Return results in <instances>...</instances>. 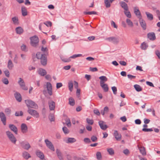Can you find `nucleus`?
<instances>
[{
	"mask_svg": "<svg viewBox=\"0 0 160 160\" xmlns=\"http://www.w3.org/2000/svg\"><path fill=\"white\" fill-rule=\"evenodd\" d=\"M43 90L42 91L43 94L46 96L48 93L50 95H52V87L50 82H47L46 85H43Z\"/></svg>",
	"mask_w": 160,
	"mask_h": 160,
	"instance_id": "1",
	"label": "nucleus"
},
{
	"mask_svg": "<svg viewBox=\"0 0 160 160\" xmlns=\"http://www.w3.org/2000/svg\"><path fill=\"white\" fill-rule=\"evenodd\" d=\"M30 44L34 48H37L38 46L39 39L38 37L36 36L32 37L30 38Z\"/></svg>",
	"mask_w": 160,
	"mask_h": 160,
	"instance_id": "2",
	"label": "nucleus"
},
{
	"mask_svg": "<svg viewBox=\"0 0 160 160\" xmlns=\"http://www.w3.org/2000/svg\"><path fill=\"white\" fill-rule=\"evenodd\" d=\"M25 102L28 108V109H30V108H32L37 109L38 108L37 104L32 100H25Z\"/></svg>",
	"mask_w": 160,
	"mask_h": 160,
	"instance_id": "3",
	"label": "nucleus"
},
{
	"mask_svg": "<svg viewBox=\"0 0 160 160\" xmlns=\"http://www.w3.org/2000/svg\"><path fill=\"white\" fill-rule=\"evenodd\" d=\"M6 133L10 141L13 143L15 144L17 139L12 133L9 131H8Z\"/></svg>",
	"mask_w": 160,
	"mask_h": 160,
	"instance_id": "4",
	"label": "nucleus"
},
{
	"mask_svg": "<svg viewBox=\"0 0 160 160\" xmlns=\"http://www.w3.org/2000/svg\"><path fill=\"white\" fill-rule=\"evenodd\" d=\"M28 113L33 117L37 118L39 117V114L38 112L36 110L31 109H28L27 111Z\"/></svg>",
	"mask_w": 160,
	"mask_h": 160,
	"instance_id": "5",
	"label": "nucleus"
},
{
	"mask_svg": "<svg viewBox=\"0 0 160 160\" xmlns=\"http://www.w3.org/2000/svg\"><path fill=\"white\" fill-rule=\"evenodd\" d=\"M20 144L21 147L25 150H28L31 147L30 144L27 142L23 141L20 142Z\"/></svg>",
	"mask_w": 160,
	"mask_h": 160,
	"instance_id": "6",
	"label": "nucleus"
},
{
	"mask_svg": "<svg viewBox=\"0 0 160 160\" xmlns=\"http://www.w3.org/2000/svg\"><path fill=\"white\" fill-rule=\"evenodd\" d=\"M44 142L47 147L53 151H55L54 146L51 141H49L48 139H46Z\"/></svg>",
	"mask_w": 160,
	"mask_h": 160,
	"instance_id": "7",
	"label": "nucleus"
},
{
	"mask_svg": "<svg viewBox=\"0 0 160 160\" xmlns=\"http://www.w3.org/2000/svg\"><path fill=\"white\" fill-rule=\"evenodd\" d=\"M18 83L22 89L24 90H28V88L26 86L24 80L21 78H19Z\"/></svg>",
	"mask_w": 160,
	"mask_h": 160,
	"instance_id": "8",
	"label": "nucleus"
},
{
	"mask_svg": "<svg viewBox=\"0 0 160 160\" xmlns=\"http://www.w3.org/2000/svg\"><path fill=\"white\" fill-rule=\"evenodd\" d=\"M106 40H108L109 42H112L115 44H118L119 42V39L118 38L111 37L106 39Z\"/></svg>",
	"mask_w": 160,
	"mask_h": 160,
	"instance_id": "9",
	"label": "nucleus"
},
{
	"mask_svg": "<svg viewBox=\"0 0 160 160\" xmlns=\"http://www.w3.org/2000/svg\"><path fill=\"white\" fill-rule=\"evenodd\" d=\"M134 12L135 14L139 19H141L142 16L138 7H135L134 8Z\"/></svg>",
	"mask_w": 160,
	"mask_h": 160,
	"instance_id": "10",
	"label": "nucleus"
},
{
	"mask_svg": "<svg viewBox=\"0 0 160 160\" xmlns=\"http://www.w3.org/2000/svg\"><path fill=\"white\" fill-rule=\"evenodd\" d=\"M41 59V62L42 65L46 66L47 63V59L45 54L42 55Z\"/></svg>",
	"mask_w": 160,
	"mask_h": 160,
	"instance_id": "11",
	"label": "nucleus"
},
{
	"mask_svg": "<svg viewBox=\"0 0 160 160\" xmlns=\"http://www.w3.org/2000/svg\"><path fill=\"white\" fill-rule=\"evenodd\" d=\"M98 124L101 128L103 130H106L108 128V126L105 124V122L102 121H99Z\"/></svg>",
	"mask_w": 160,
	"mask_h": 160,
	"instance_id": "12",
	"label": "nucleus"
},
{
	"mask_svg": "<svg viewBox=\"0 0 160 160\" xmlns=\"http://www.w3.org/2000/svg\"><path fill=\"white\" fill-rule=\"evenodd\" d=\"M113 135L117 141H120L122 138V136L121 134H119L117 130H114Z\"/></svg>",
	"mask_w": 160,
	"mask_h": 160,
	"instance_id": "13",
	"label": "nucleus"
},
{
	"mask_svg": "<svg viewBox=\"0 0 160 160\" xmlns=\"http://www.w3.org/2000/svg\"><path fill=\"white\" fill-rule=\"evenodd\" d=\"M36 154L38 157L41 159H43L44 158V156L42 152L39 150H37L36 152Z\"/></svg>",
	"mask_w": 160,
	"mask_h": 160,
	"instance_id": "14",
	"label": "nucleus"
},
{
	"mask_svg": "<svg viewBox=\"0 0 160 160\" xmlns=\"http://www.w3.org/2000/svg\"><path fill=\"white\" fill-rule=\"evenodd\" d=\"M0 117L1 120L4 125L6 124V117L3 112H0Z\"/></svg>",
	"mask_w": 160,
	"mask_h": 160,
	"instance_id": "15",
	"label": "nucleus"
},
{
	"mask_svg": "<svg viewBox=\"0 0 160 160\" xmlns=\"http://www.w3.org/2000/svg\"><path fill=\"white\" fill-rule=\"evenodd\" d=\"M139 22L140 25L144 30H145L146 29V23L143 19H139Z\"/></svg>",
	"mask_w": 160,
	"mask_h": 160,
	"instance_id": "16",
	"label": "nucleus"
},
{
	"mask_svg": "<svg viewBox=\"0 0 160 160\" xmlns=\"http://www.w3.org/2000/svg\"><path fill=\"white\" fill-rule=\"evenodd\" d=\"M147 36L148 38L151 40H154L156 39L155 35L154 32H152L148 33Z\"/></svg>",
	"mask_w": 160,
	"mask_h": 160,
	"instance_id": "17",
	"label": "nucleus"
},
{
	"mask_svg": "<svg viewBox=\"0 0 160 160\" xmlns=\"http://www.w3.org/2000/svg\"><path fill=\"white\" fill-rule=\"evenodd\" d=\"M48 105L50 110L51 111L55 109V102L52 101L48 102Z\"/></svg>",
	"mask_w": 160,
	"mask_h": 160,
	"instance_id": "18",
	"label": "nucleus"
},
{
	"mask_svg": "<svg viewBox=\"0 0 160 160\" xmlns=\"http://www.w3.org/2000/svg\"><path fill=\"white\" fill-rule=\"evenodd\" d=\"M9 128L16 134H18V129L13 124H10L9 126Z\"/></svg>",
	"mask_w": 160,
	"mask_h": 160,
	"instance_id": "19",
	"label": "nucleus"
},
{
	"mask_svg": "<svg viewBox=\"0 0 160 160\" xmlns=\"http://www.w3.org/2000/svg\"><path fill=\"white\" fill-rule=\"evenodd\" d=\"M21 129L23 133H26L28 131V127L25 123H22L21 125Z\"/></svg>",
	"mask_w": 160,
	"mask_h": 160,
	"instance_id": "20",
	"label": "nucleus"
},
{
	"mask_svg": "<svg viewBox=\"0 0 160 160\" xmlns=\"http://www.w3.org/2000/svg\"><path fill=\"white\" fill-rule=\"evenodd\" d=\"M22 156L23 158L27 160L31 157L30 154L28 152L26 151H24L22 152Z\"/></svg>",
	"mask_w": 160,
	"mask_h": 160,
	"instance_id": "21",
	"label": "nucleus"
},
{
	"mask_svg": "<svg viewBox=\"0 0 160 160\" xmlns=\"http://www.w3.org/2000/svg\"><path fill=\"white\" fill-rule=\"evenodd\" d=\"M100 86L103 89V91L104 92H107L108 91L109 88L108 84H107L102 83L100 84Z\"/></svg>",
	"mask_w": 160,
	"mask_h": 160,
	"instance_id": "22",
	"label": "nucleus"
},
{
	"mask_svg": "<svg viewBox=\"0 0 160 160\" xmlns=\"http://www.w3.org/2000/svg\"><path fill=\"white\" fill-rule=\"evenodd\" d=\"M14 96L17 101L19 102H20L21 101V96L19 93L17 92H16L14 94Z\"/></svg>",
	"mask_w": 160,
	"mask_h": 160,
	"instance_id": "23",
	"label": "nucleus"
},
{
	"mask_svg": "<svg viewBox=\"0 0 160 160\" xmlns=\"http://www.w3.org/2000/svg\"><path fill=\"white\" fill-rule=\"evenodd\" d=\"M121 7L125 11L128 10V7L127 4L124 2H120Z\"/></svg>",
	"mask_w": 160,
	"mask_h": 160,
	"instance_id": "24",
	"label": "nucleus"
},
{
	"mask_svg": "<svg viewBox=\"0 0 160 160\" xmlns=\"http://www.w3.org/2000/svg\"><path fill=\"white\" fill-rule=\"evenodd\" d=\"M99 79L100 80V84L104 83L105 82L108 80L107 78L105 76H102L99 78Z\"/></svg>",
	"mask_w": 160,
	"mask_h": 160,
	"instance_id": "25",
	"label": "nucleus"
},
{
	"mask_svg": "<svg viewBox=\"0 0 160 160\" xmlns=\"http://www.w3.org/2000/svg\"><path fill=\"white\" fill-rule=\"evenodd\" d=\"M38 74L42 76H44L47 73L46 70L42 68H39L38 70Z\"/></svg>",
	"mask_w": 160,
	"mask_h": 160,
	"instance_id": "26",
	"label": "nucleus"
},
{
	"mask_svg": "<svg viewBox=\"0 0 160 160\" xmlns=\"http://www.w3.org/2000/svg\"><path fill=\"white\" fill-rule=\"evenodd\" d=\"M56 152L59 159L60 160H63L62 153L58 149H57L56 150Z\"/></svg>",
	"mask_w": 160,
	"mask_h": 160,
	"instance_id": "27",
	"label": "nucleus"
},
{
	"mask_svg": "<svg viewBox=\"0 0 160 160\" xmlns=\"http://www.w3.org/2000/svg\"><path fill=\"white\" fill-rule=\"evenodd\" d=\"M7 67L9 70L12 69L14 67L13 63L11 59L9 60L8 61Z\"/></svg>",
	"mask_w": 160,
	"mask_h": 160,
	"instance_id": "28",
	"label": "nucleus"
},
{
	"mask_svg": "<svg viewBox=\"0 0 160 160\" xmlns=\"http://www.w3.org/2000/svg\"><path fill=\"white\" fill-rule=\"evenodd\" d=\"M16 31L17 34H21L23 32V29L21 27H18L16 28Z\"/></svg>",
	"mask_w": 160,
	"mask_h": 160,
	"instance_id": "29",
	"label": "nucleus"
},
{
	"mask_svg": "<svg viewBox=\"0 0 160 160\" xmlns=\"http://www.w3.org/2000/svg\"><path fill=\"white\" fill-rule=\"evenodd\" d=\"M22 15L25 16L27 15V12L25 7H22L21 9Z\"/></svg>",
	"mask_w": 160,
	"mask_h": 160,
	"instance_id": "30",
	"label": "nucleus"
},
{
	"mask_svg": "<svg viewBox=\"0 0 160 160\" xmlns=\"http://www.w3.org/2000/svg\"><path fill=\"white\" fill-rule=\"evenodd\" d=\"M139 149L140 152L143 155H146V152L145 151V148L144 147H139Z\"/></svg>",
	"mask_w": 160,
	"mask_h": 160,
	"instance_id": "31",
	"label": "nucleus"
},
{
	"mask_svg": "<svg viewBox=\"0 0 160 160\" xmlns=\"http://www.w3.org/2000/svg\"><path fill=\"white\" fill-rule=\"evenodd\" d=\"M76 140L75 138H68L66 142L67 143H72L75 142Z\"/></svg>",
	"mask_w": 160,
	"mask_h": 160,
	"instance_id": "32",
	"label": "nucleus"
},
{
	"mask_svg": "<svg viewBox=\"0 0 160 160\" xmlns=\"http://www.w3.org/2000/svg\"><path fill=\"white\" fill-rule=\"evenodd\" d=\"M145 13L147 15V17L148 19L150 20H152L153 19V15L148 12H146Z\"/></svg>",
	"mask_w": 160,
	"mask_h": 160,
	"instance_id": "33",
	"label": "nucleus"
},
{
	"mask_svg": "<svg viewBox=\"0 0 160 160\" xmlns=\"http://www.w3.org/2000/svg\"><path fill=\"white\" fill-rule=\"evenodd\" d=\"M107 150L109 154L110 155L112 156L114 154V151L112 148H108L107 149Z\"/></svg>",
	"mask_w": 160,
	"mask_h": 160,
	"instance_id": "34",
	"label": "nucleus"
},
{
	"mask_svg": "<svg viewBox=\"0 0 160 160\" xmlns=\"http://www.w3.org/2000/svg\"><path fill=\"white\" fill-rule=\"evenodd\" d=\"M134 87L135 88L136 91L138 92H140L142 90V89L141 86L138 84L134 85Z\"/></svg>",
	"mask_w": 160,
	"mask_h": 160,
	"instance_id": "35",
	"label": "nucleus"
},
{
	"mask_svg": "<svg viewBox=\"0 0 160 160\" xmlns=\"http://www.w3.org/2000/svg\"><path fill=\"white\" fill-rule=\"evenodd\" d=\"M69 104L72 106H73L75 105V101L73 98L70 97L69 98Z\"/></svg>",
	"mask_w": 160,
	"mask_h": 160,
	"instance_id": "36",
	"label": "nucleus"
},
{
	"mask_svg": "<svg viewBox=\"0 0 160 160\" xmlns=\"http://www.w3.org/2000/svg\"><path fill=\"white\" fill-rule=\"evenodd\" d=\"M126 22L127 23L128 25L130 26V27H132L133 26V24L132 22L129 19H127L126 20Z\"/></svg>",
	"mask_w": 160,
	"mask_h": 160,
	"instance_id": "37",
	"label": "nucleus"
},
{
	"mask_svg": "<svg viewBox=\"0 0 160 160\" xmlns=\"http://www.w3.org/2000/svg\"><path fill=\"white\" fill-rule=\"evenodd\" d=\"M12 20L14 24H18V19L17 17H15L12 18Z\"/></svg>",
	"mask_w": 160,
	"mask_h": 160,
	"instance_id": "38",
	"label": "nucleus"
},
{
	"mask_svg": "<svg viewBox=\"0 0 160 160\" xmlns=\"http://www.w3.org/2000/svg\"><path fill=\"white\" fill-rule=\"evenodd\" d=\"M148 45L144 42L142 43L141 46V48L142 49L145 50L148 48Z\"/></svg>",
	"mask_w": 160,
	"mask_h": 160,
	"instance_id": "39",
	"label": "nucleus"
},
{
	"mask_svg": "<svg viewBox=\"0 0 160 160\" xmlns=\"http://www.w3.org/2000/svg\"><path fill=\"white\" fill-rule=\"evenodd\" d=\"M73 85L72 81L68 83V88L69 90L72 92L73 89Z\"/></svg>",
	"mask_w": 160,
	"mask_h": 160,
	"instance_id": "40",
	"label": "nucleus"
},
{
	"mask_svg": "<svg viewBox=\"0 0 160 160\" xmlns=\"http://www.w3.org/2000/svg\"><path fill=\"white\" fill-rule=\"evenodd\" d=\"M97 158L98 160H101L102 158V155L101 153L99 152H98L96 153Z\"/></svg>",
	"mask_w": 160,
	"mask_h": 160,
	"instance_id": "41",
	"label": "nucleus"
},
{
	"mask_svg": "<svg viewBox=\"0 0 160 160\" xmlns=\"http://www.w3.org/2000/svg\"><path fill=\"white\" fill-rule=\"evenodd\" d=\"M49 118L51 122H53L54 121L55 118L53 114H50L49 116Z\"/></svg>",
	"mask_w": 160,
	"mask_h": 160,
	"instance_id": "42",
	"label": "nucleus"
},
{
	"mask_svg": "<svg viewBox=\"0 0 160 160\" xmlns=\"http://www.w3.org/2000/svg\"><path fill=\"white\" fill-rule=\"evenodd\" d=\"M104 2L105 5V6L107 8H108L110 7V2H109L108 0H105Z\"/></svg>",
	"mask_w": 160,
	"mask_h": 160,
	"instance_id": "43",
	"label": "nucleus"
},
{
	"mask_svg": "<svg viewBox=\"0 0 160 160\" xmlns=\"http://www.w3.org/2000/svg\"><path fill=\"white\" fill-rule=\"evenodd\" d=\"M83 13L85 14H96L97 13L95 11H91L88 12H84Z\"/></svg>",
	"mask_w": 160,
	"mask_h": 160,
	"instance_id": "44",
	"label": "nucleus"
},
{
	"mask_svg": "<svg viewBox=\"0 0 160 160\" xmlns=\"http://www.w3.org/2000/svg\"><path fill=\"white\" fill-rule=\"evenodd\" d=\"M21 48L22 51L24 52H27L28 51V50L27 49L26 46L25 45L22 44V45L21 46Z\"/></svg>",
	"mask_w": 160,
	"mask_h": 160,
	"instance_id": "45",
	"label": "nucleus"
},
{
	"mask_svg": "<svg viewBox=\"0 0 160 160\" xmlns=\"http://www.w3.org/2000/svg\"><path fill=\"white\" fill-rule=\"evenodd\" d=\"M124 13L128 18H130L131 17V15L130 12L124 11Z\"/></svg>",
	"mask_w": 160,
	"mask_h": 160,
	"instance_id": "46",
	"label": "nucleus"
},
{
	"mask_svg": "<svg viewBox=\"0 0 160 160\" xmlns=\"http://www.w3.org/2000/svg\"><path fill=\"white\" fill-rule=\"evenodd\" d=\"M82 56V55L80 54H74L72 56H71L70 58H75L77 57H81Z\"/></svg>",
	"mask_w": 160,
	"mask_h": 160,
	"instance_id": "47",
	"label": "nucleus"
},
{
	"mask_svg": "<svg viewBox=\"0 0 160 160\" xmlns=\"http://www.w3.org/2000/svg\"><path fill=\"white\" fill-rule=\"evenodd\" d=\"M62 130L64 133L65 134H68L69 132V130L66 127H64L62 128Z\"/></svg>",
	"mask_w": 160,
	"mask_h": 160,
	"instance_id": "48",
	"label": "nucleus"
},
{
	"mask_svg": "<svg viewBox=\"0 0 160 160\" xmlns=\"http://www.w3.org/2000/svg\"><path fill=\"white\" fill-rule=\"evenodd\" d=\"M86 121L87 123L90 125H92L93 123V121L92 119L87 118L86 119Z\"/></svg>",
	"mask_w": 160,
	"mask_h": 160,
	"instance_id": "49",
	"label": "nucleus"
},
{
	"mask_svg": "<svg viewBox=\"0 0 160 160\" xmlns=\"http://www.w3.org/2000/svg\"><path fill=\"white\" fill-rule=\"evenodd\" d=\"M142 131L144 132H152L153 131V129L152 128H143L142 129Z\"/></svg>",
	"mask_w": 160,
	"mask_h": 160,
	"instance_id": "50",
	"label": "nucleus"
},
{
	"mask_svg": "<svg viewBox=\"0 0 160 160\" xmlns=\"http://www.w3.org/2000/svg\"><path fill=\"white\" fill-rule=\"evenodd\" d=\"M2 81L3 83L6 85L8 84L9 83L8 79L6 78L2 79Z\"/></svg>",
	"mask_w": 160,
	"mask_h": 160,
	"instance_id": "51",
	"label": "nucleus"
},
{
	"mask_svg": "<svg viewBox=\"0 0 160 160\" xmlns=\"http://www.w3.org/2000/svg\"><path fill=\"white\" fill-rule=\"evenodd\" d=\"M112 90L113 93L114 94H116L117 92V89L116 87L113 86L112 87Z\"/></svg>",
	"mask_w": 160,
	"mask_h": 160,
	"instance_id": "52",
	"label": "nucleus"
},
{
	"mask_svg": "<svg viewBox=\"0 0 160 160\" xmlns=\"http://www.w3.org/2000/svg\"><path fill=\"white\" fill-rule=\"evenodd\" d=\"M93 112L94 114L98 116H99L100 114V113L99 112V110L98 109H95L93 110Z\"/></svg>",
	"mask_w": 160,
	"mask_h": 160,
	"instance_id": "53",
	"label": "nucleus"
},
{
	"mask_svg": "<svg viewBox=\"0 0 160 160\" xmlns=\"http://www.w3.org/2000/svg\"><path fill=\"white\" fill-rule=\"evenodd\" d=\"M4 73L5 75V76L8 78L9 77L10 73L9 71L8 70H6L4 71Z\"/></svg>",
	"mask_w": 160,
	"mask_h": 160,
	"instance_id": "54",
	"label": "nucleus"
},
{
	"mask_svg": "<svg viewBox=\"0 0 160 160\" xmlns=\"http://www.w3.org/2000/svg\"><path fill=\"white\" fill-rule=\"evenodd\" d=\"M44 24L48 27H51L52 26V22L50 21H48L44 23Z\"/></svg>",
	"mask_w": 160,
	"mask_h": 160,
	"instance_id": "55",
	"label": "nucleus"
},
{
	"mask_svg": "<svg viewBox=\"0 0 160 160\" xmlns=\"http://www.w3.org/2000/svg\"><path fill=\"white\" fill-rule=\"evenodd\" d=\"M62 61L64 62H68L71 61L70 58H62Z\"/></svg>",
	"mask_w": 160,
	"mask_h": 160,
	"instance_id": "56",
	"label": "nucleus"
},
{
	"mask_svg": "<svg viewBox=\"0 0 160 160\" xmlns=\"http://www.w3.org/2000/svg\"><path fill=\"white\" fill-rule=\"evenodd\" d=\"M91 139L92 142H95L97 141V138L96 136H93L91 137Z\"/></svg>",
	"mask_w": 160,
	"mask_h": 160,
	"instance_id": "57",
	"label": "nucleus"
},
{
	"mask_svg": "<svg viewBox=\"0 0 160 160\" xmlns=\"http://www.w3.org/2000/svg\"><path fill=\"white\" fill-rule=\"evenodd\" d=\"M123 153L126 155H128L129 153V150L128 149H126L123 151Z\"/></svg>",
	"mask_w": 160,
	"mask_h": 160,
	"instance_id": "58",
	"label": "nucleus"
},
{
	"mask_svg": "<svg viewBox=\"0 0 160 160\" xmlns=\"http://www.w3.org/2000/svg\"><path fill=\"white\" fill-rule=\"evenodd\" d=\"M84 142L86 143H90L91 142L90 140L88 138H85L83 140Z\"/></svg>",
	"mask_w": 160,
	"mask_h": 160,
	"instance_id": "59",
	"label": "nucleus"
},
{
	"mask_svg": "<svg viewBox=\"0 0 160 160\" xmlns=\"http://www.w3.org/2000/svg\"><path fill=\"white\" fill-rule=\"evenodd\" d=\"M66 123L68 127L71 126L70 121L69 119H67V120H66Z\"/></svg>",
	"mask_w": 160,
	"mask_h": 160,
	"instance_id": "60",
	"label": "nucleus"
},
{
	"mask_svg": "<svg viewBox=\"0 0 160 160\" xmlns=\"http://www.w3.org/2000/svg\"><path fill=\"white\" fill-rule=\"evenodd\" d=\"M11 111L10 109L8 108H7L5 109V112L8 115H9L11 113Z\"/></svg>",
	"mask_w": 160,
	"mask_h": 160,
	"instance_id": "61",
	"label": "nucleus"
},
{
	"mask_svg": "<svg viewBox=\"0 0 160 160\" xmlns=\"http://www.w3.org/2000/svg\"><path fill=\"white\" fill-rule=\"evenodd\" d=\"M128 77V78L131 80L132 79H134L136 78V76H133L130 74H128L127 75Z\"/></svg>",
	"mask_w": 160,
	"mask_h": 160,
	"instance_id": "62",
	"label": "nucleus"
},
{
	"mask_svg": "<svg viewBox=\"0 0 160 160\" xmlns=\"http://www.w3.org/2000/svg\"><path fill=\"white\" fill-rule=\"evenodd\" d=\"M135 122L136 124H140L141 123V121L139 119H137L135 121Z\"/></svg>",
	"mask_w": 160,
	"mask_h": 160,
	"instance_id": "63",
	"label": "nucleus"
},
{
	"mask_svg": "<svg viewBox=\"0 0 160 160\" xmlns=\"http://www.w3.org/2000/svg\"><path fill=\"white\" fill-rule=\"evenodd\" d=\"M62 86V84L61 82L57 83L56 84V88L57 89L59 88Z\"/></svg>",
	"mask_w": 160,
	"mask_h": 160,
	"instance_id": "64",
	"label": "nucleus"
}]
</instances>
